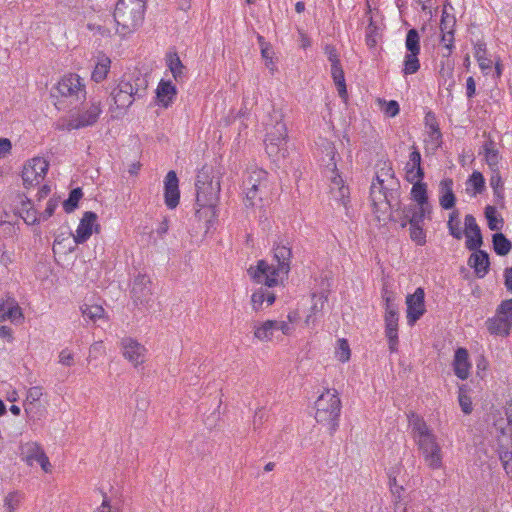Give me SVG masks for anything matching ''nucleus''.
<instances>
[{"instance_id": "36", "label": "nucleus", "mask_w": 512, "mask_h": 512, "mask_svg": "<svg viewBox=\"0 0 512 512\" xmlns=\"http://www.w3.org/2000/svg\"><path fill=\"white\" fill-rule=\"evenodd\" d=\"M331 75L337 87L340 97H346L347 89L345 84L344 71L341 67L340 62L338 64L331 65Z\"/></svg>"}, {"instance_id": "23", "label": "nucleus", "mask_w": 512, "mask_h": 512, "mask_svg": "<svg viewBox=\"0 0 512 512\" xmlns=\"http://www.w3.org/2000/svg\"><path fill=\"white\" fill-rule=\"evenodd\" d=\"M439 203L445 210L452 209L455 205L456 197L453 193V180L446 178L440 182Z\"/></svg>"}, {"instance_id": "30", "label": "nucleus", "mask_w": 512, "mask_h": 512, "mask_svg": "<svg viewBox=\"0 0 512 512\" xmlns=\"http://www.w3.org/2000/svg\"><path fill=\"white\" fill-rule=\"evenodd\" d=\"M430 114L427 115V125L429 127L428 138L425 140L429 149L435 151L442 145V133L436 122L429 123Z\"/></svg>"}, {"instance_id": "7", "label": "nucleus", "mask_w": 512, "mask_h": 512, "mask_svg": "<svg viewBox=\"0 0 512 512\" xmlns=\"http://www.w3.org/2000/svg\"><path fill=\"white\" fill-rule=\"evenodd\" d=\"M55 89L61 97L69 99L71 104L86 98L85 85L80 76L74 73L63 76Z\"/></svg>"}, {"instance_id": "22", "label": "nucleus", "mask_w": 512, "mask_h": 512, "mask_svg": "<svg viewBox=\"0 0 512 512\" xmlns=\"http://www.w3.org/2000/svg\"><path fill=\"white\" fill-rule=\"evenodd\" d=\"M453 367L454 373L458 378L465 380L469 377L471 364L468 351L465 348H458L455 351Z\"/></svg>"}, {"instance_id": "54", "label": "nucleus", "mask_w": 512, "mask_h": 512, "mask_svg": "<svg viewBox=\"0 0 512 512\" xmlns=\"http://www.w3.org/2000/svg\"><path fill=\"white\" fill-rule=\"evenodd\" d=\"M498 317H502L504 320H507L510 324H512V299H508L502 301V303L497 308Z\"/></svg>"}, {"instance_id": "20", "label": "nucleus", "mask_w": 512, "mask_h": 512, "mask_svg": "<svg viewBox=\"0 0 512 512\" xmlns=\"http://www.w3.org/2000/svg\"><path fill=\"white\" fill-rule=\"evenodd\" d=\"M23 314L21 308L14 298L0 299V322L10 320L12 322L21 321Z\"/></svg>"}, {"instance_id": "27", "label": "nucleus", "mask_w": 512, "mask_h": 512, "mask_svg": "<svg viewBox=\"0 0 512 512\" xmlns=\"http://www.w3.org/2000/svg\"><path fill=\"white\" fill-rule=\"evenodd\" d=\"M42 452L43 449L37 442H26L20 446V456L29 466L38 461Z\"/></svg>"}, {"instance_id": "4", "label": "nucleus", "mask_w": 512, "mask_h": 512, "mask_svg": "<svg viewBox=\"0 0 512 512\" xmlns=\"http://www.w3.org/2000/svg\"><path fill=\"white\" fill-rule=\"evenodd\" d=\"M315 409L316 421L333 434L338 428L341 411V401L336 391L327 390L322 393L315 402Z\"/></svg>"}, {"instance_id": "26", "label": "nucleus", "mask_w": 512, "mask_h": 512, "mask_svg": "<svg viewBox=\"0 0 512 512\" xmlns=\"http://www.w3.org/2000/svg\"><path fill=\"white\" fill-rule=\"evenodd\" d=\"M113 19L116 24V32L125 36L127 34V21L126 15V2L125 0H118L113 13Z\"/></svg>"}, {"instance_id": "13", "label": "nucleus", "mask_w": 512, "mask_h": 512, "mask_svg": "<svg viewBox=\"0 0 512 512\" xmlns=\"http://www.w3.org/2000/svg\"><path fill=\"white\" fill-rule=\"evenodd\" d=\"M378 167L376 179L372 183L383 185L386 190L390 191V198L393 199L392 194L399 190L400 184L394 175L392 165L390 162L384 161L378 164Z\"/></svg>"}, {"instance_id": "3", "label": "nucleus", "mask_w": 512, "mask_h": 512, "mask_svg": "<svg viewBox=\"0 0 512 512\" xmlns=\"http://www.w3.org/2000/svg\"><path fill=\"white\" fill-rule=\"evenodd\" d=\"M282 114L279 111H273L270 115V122L266 124L265 149L267 154L278 160L286 155L287 128L282 121Z\"/></svg>"}, {"instance_id": "18", "label": "nucleus", "mask_w": 512, "mask_h": 512, "mask_svg": "<svg viewBox=\"0 0 512 512\" xmlns=\"http://www.w3.org/2000/svg\"><path fill=\"white\" fill-rule=\"evenodd\" d=\"M96 220L97 215L94 212L87 211L84 213L76 230V234L74 235V242L76 244L84 243L89 239L92 235Z\"/></svg>"}, {"instance_id": "10", "label": "nucleus", "mask_w": 512, "mask_h": 512, "mask_svg": "<svg viewBox=\"0 0 512 512\" xmlns=\"http://www.w3.org/2000/svg\"><path fill=\"white\" fill-rule=\"evenodd\" d=\"M49 163L40 157L33 158L29 161L23 168L22 171V180L23 184L26 188H31L36 185H39L47 171H48Z\"/></svg>"}, {"instance_id": "49", "label": "nucleus", "mask_w": 512, "mask_h": 512, "mask_svg": "<svg viewBox=\"0 0 512 512\" xmlns=\"http://www.w3.org/2000/svg\"><path fill=\"white\" fill-rule=\"evenodd\" d=\"M136 7L133 9V27L138 28L144 21V14L146 10V4L144 0H135Z\"/></svg>"}, {"instance_id": "2", "label": "nucleus", "mask_w": 512, "mask_h": 512, "mask_svg": "<svg viewBox=\"0 0 512 512\" xmlns=\"http://www.w3.org/2000/svg\"><path fill=\"white\" fill-rule=\"evenodd\" d=\"M412 438L427 467L438 470L443 467V451L437 435L426 421L419 415L408 416Z\"/></svg>"}, {"instance_id": "11", "label": "nucleus", "mask_w": 512, "mask_h": 512, "mask_svg": "<svg viewBox=\"0 0 512 512\" xmlns=\"http://www.w3.org/2000/svg\"><path fill=\"white\" fill-rule=\"evenodd\" d=\"M130 298L139 309L146 308L152 296V283L146 274H138L133 282Z\"/></svg>"}, {"instance_id": "28", "label": "nucleus", "mask_w": 512, "mask_h": 512, "mask_svg": "<svg viewBox=\"0 0 512 512\" xmlns=\"http://www.w3.org/2000/svg\"><path fill=\"white\" fill-rule=\"evenodd\" d=\"M487 330L493 334L498 336H507L512 327L507 320H504L502 317H498L497 315L493 318H490L486 321Z\"/></svg>"}, {"instance_id": "57", "label": "nucleus", "mask_w": 512, "mask_h": 512, "mask_svg": "<svg viewBox=\"0 0 512 512\" xmlns=\"http://www.w3.org/2000/svg\"><path fill=\"white\" fill-rule=\"evenodd\" d=\"M453 41V31H447L446 33L442 34L441 42L443 43V47L447 50V52L443 54L444 56H449L451 54Z\"/></svg>"}, {"instance_id": "47", "label": "nucleus", "mask_w": 512, "mask_h": 512, "mask_svg": "<svg viewBox=\"0 0 512 512\" xmlns=\"http://www.w3.org/2000/svg\"><path fill=\"white\" fill-rule=\"evenodd\" d=\"M448 228H449L450 234L454 238H456V239L462 238V231L460 229V221H459V212L457 210L450 213L449 220H448Z\"/></svg>"}, {"instance_id": "51", "label": "nucleus", "mask_w": 512, "mask_h": 512, "mask_svg": "<svg viewBox=\"0 0 512 512\" xmlns=\"http://www.w3.org/2000/svg\"><path fill=\"white\" fill-rule=\"evenodd\" d=\"M379 37H380V35H379L378 27L371 20L369 25L366 28V44L370 48H374L378 43Z\"/></svg>"}, {"instance_id": "19", "label": "nucleus", "mask_w": 512, "mask_h": 512, "mask_svg": "<svg viewBox=\"0 0 512 512\" xmlns=\"http://www.w3.org/2000/svg\"><path fill=\"white\" fill-rule=\"evenodd\" d=\"M385 334L388 338L389 349L394 352L398 345V312L397 310H388L385 313Z\"/></svg>"}, {"instance_id": "50", "label": "nucleus", "mask_w": 512, "mask_h": 512, "mask_svg": "<svg viewBox=\"0 0 512 512\" xmlns=\"http://www.w3.org/2000/svg\"><path fill=\"white\" fill-rule=\"evenodd\" d=\"M30 205V200L27 199L26 201L22 202V210L25 211V215L22 216L24 221L27 224H35L36 222L41 221V216L37 215L36 210L33 207H28Z\"/></svg>"}, {"instance_id": "1", "label": "nucleus", "mask_w": 512, "mask_h": 512, "mask_svg": "<svg viewBox=\"0 0 512 512\" xmlns=\"http://www.w3.org/2000/svg\"><path fill=\"white\" fill-rule=\"evenodd\" d=\"M274 256L271 264L264 260L258 261L255 268L250 267L248 273L257 284L264 285L256 290L251 297L253 309L259 311L266 306H270L275 301V294L269 291V288L277 286L283 281V278L290 271L291 248L284 244H277L274 249Z\"/></svg>"}, {"instance_id": "21", "label": "nucleus", "mask_w": 512, "mask_h": 512, "mask_svg": "<svg viewBox=\"0 0 512 512\" xmlns=\"http://www.w3.org/2000/svg\"><path fill=\"white\" fill-rule=\"evenodd\" d=\"M472 251L473 253L468 259V265L474 269L477 277L483 278L489 271V255L486 251L480 250L479 248Z\"/></svg>"}, {"instance_id": "37", "label": "nucleus", "mask_w": 512, "mask_h": 512, "mask_svg": "<svg viewBox=\"0 0 512 512\" xmlns=\"http://www.w3.org/2000/svg\"><path fill=\"white\" fill-rule=\"evenodd\" d=\"M486 163L488 166L495 171L498 168L500 156L499 151L495 148V143L492 140L487 141L483 145Z\"/></svg>"}, {"instance_id": "55", "label": "nucleus", "mask_w": 512, "mask_h": 512, "mask_svg": "<svg viewBox=\"0 0 512 512\" xmlns=\"http://www.w3.org/2000/svg\"><path fill=\"white\" fill-rule=\"evenodd\" d=\"M468 182L472 185L475 193H481L485 187L484 177L478 171H474L472 173Z\"/></svg>"}, {"instance_id": "6", "label": "nucleus", "mask_w": 512, "mask_h": 512, "mask_svg": "<svg viewBox=\"0 0 512 512\" xmlns=\"http://www.w3.org/2000/svg\"><path fill=\"white\" fill-rule=\"evenodd\" d=\"M267 172L260 168H251L246 172L243 180L246 206H254L256 199H261L264 189L267 187Z\"/></svg>"}, {"instance_id": "34", "label": "nucleus", "mask_w": 512, "mask_h": 512, "mask_svg": "<svg viewBox=\"0 0 512 512\" xmlns=\"http://www.w3.org/2000/svg\"><path fill=\"white\" fill-rule=\"evenodd\" d=\"M331 194L334 199L339 200L342 204L346 205V198L349 194V189L343 184V180L339 175H335L331 180Z\"/></svg>"}, {"instance_id": "12", "label": "nucleus", "mask_w": 512, "mask_h": 512, "mask_svg": "<svg viewBox=\"0 0 512 512\" xmlns=\"http://www.w3.org/2000/svg\"><path fill=\"white\" fill-rule=\"evenodd\" d=\"M425 292L424 289L418 287L413 294L406 297L407 305V322L414 325L425 313Z\"/></svg>"}, {"instance_id": "63", "label": "nucleus", "mask_w": 512, "mask_h": 512, "mask_svg": "<svg viewBox=\"0 0 512 512\" xmlns=\"http://www.w3.org/2000/svg\"><path fill=\"white\" fill-rule=\"evenodd\" d=\"M399 110V104L397 101L394 100L387 102L384 107L385 114L390 117H395L399 113Z\"/></svg>"}, {"instance_id": "14", "label": "nucleus", "mask_w": 512, "mask_h": 512, "mask_svg": "<svg viewBox=\"0 0 512 512\" xmlns=\"http://www.w3.org/2000/svg\"><path fill=\"white\" fill-rule=\"evenodd\" d=\"M507 427L503 430V434H509L510 444L499 446V458L507 475L512 478V408L507 411Z\"/></svg>"}, {"instance_id": "9", "label": "nucleus", "mask_w": 512, "mask_h": 512, "mask_svg": "<svg viewBox=\"0 0 512 512\" xmlns=\"http://www.w3.org/2000/svg\"><path fill=\"white\" fill-rule=\"evenodd\" d=\"M399 190L395 191L390 198V191L386 190L383 185L372 183L370 188V198L374 208V213L377 214V218L380 220L379 213L385 214L389 210L394 209L395 206H399Z\"/></svg>"}, {"instance_id": "17", "label": "nucleus", "mask_w": 512, "mask_h": 512, "mask_svg": "<svg viewBox=\"0 0 512 512\" xmlns=\"http://www.w3.org/2000/svg\"><path fill=\"white\" fill-rule=\"evenodd\" d=\"M406 179L408 182L422 180L424 178V169L421 166V154L416 146H412L409 160L405 166Z\"/></svg>"}, {"instance_id": "39", "label": "nucleus", "mask_w": 512, "mask_h": 512, "mask_svg": "<svg viewBox=\"0 0 512 512\" xmlns=\"http://www.w3.org/2000/svg\"><path fill=\"white\" fill-rule=\"evenodd\" d=\"M313 300H314V303L311 307V312L309 315H307L306 320H305L307 325L315 324V322L318 318V315H321V312L323 310V307H324V304H325L327 298L323 295H320V296L313 295Z\"/></svg>"}, {"instance_id": "31", "label": "nucleus", "mask_w": 512, "mask_h": 512, "mask_svg": "<svg viewBox=\"0 0 512 512\" xmlns=\"http://www.w3.org/2000/svg\"><path fill=\"white\" fill-rule=\"evenodd\" d=\"M411 189V198L419 206H430L427 195V185L422 180H415Z\"/></svg>"}, {"instance_id": "8", "label": "nucleus", "mask_w": 512, "mask_h": 512, "mask_svg": "<svg viewBox=\"0 0 512 512\" xmlns=\"http://www.w3.org/2000/svg\"><path fill=\"white\" fill-rule=\"evenodd\" d=\"M101 112L100 103L92 102L86 110L73 114L68 120L59 123L57 129L71 131L91 126L97 122Z\"/></svg>"}, {"instance_id": "16", "label": "nucleus", "mask_w": 512, "mask_h": 512, "mask_svg": "<svg viewBox=\"0 0 512 512\" xmlns=\"http://www.w3.org/2000/svg\"><path fill=\"white\" fill-rule=\"evenodd\" d=\"M178 183L175 171H169L164 180V196L165 203L170 209L175 208L179 204L180 191Z\"/></svg>"}, {"instance_id": "53", "label": "nucleus", "mask_w": 512, "mask_h": 512, "mask_svg": "<svg viewBox=\"0 0 512 512\" xmlns=\"http://www.w3.org/2000/svg\"><path fill=\"white\" fill-rule=\"evenodd\" d=\"M410 238L417 245L423 246L426 243V233L423 225L410 226Z\"/></svg>"}, {"instance_id": "59", "label": "nucleus", "mask_w": 512, "mask_h": 512, "mask_svg": "<svg viewBox=\"0 0 512 512\" xmlns=\"http://www.w3.org/2000/svg\"><path fill=\"white\" fill-rule=\"evenodd\" d=\"M42 395H43V393H42L41 387H38V386L31 387L27 392L28 405H32L33 403L37 402L41 398Z\"/></svg>"}, {"instance_id": "29", "label": "nucleus", "mask_w": 512, "mask_h": 512, "mask_svg": "<svg viewBox=\"0 0 512 512\" xmlns=\"http://www.w3.org/2000/svg\"><path fill=\"white\" fill-rule=\"evenodd\" d=\"M147 350L146 348L139 344L138 342L132 341L130 339V363L134 365L136 369H139L141 366V370H143V364L146 361Z\"/></svg>"}, {"instance_id": "60", "label": "nucleus", "mask_w": 512, "mask_h": 512, "mask_svg": "<svg viewBox=\"0 0 512 512\" xmlns=\"http://www.w3.org/2000/svg\"><path fill=\"white\" fill-rule=\"evenodd\" d=\"M288 318H289V322L274 320L275 330L281 331L282 334H284V335H289L292 332L293 328L290 324V322L292 321L291 316L289 315Z\"/></svg>"}, {"instance_id": "24", "label": "nucleus", "mask_w": 512, "mask_h": 512, "mask_svg": "<svg viewBox=\"0 0 512 512\" xmlns=\"http://www.w3.org/2000/svg\"><path fill=\"white\" fill-rule=\"evenodd\" d=\"M158 103L168 107L176 96V87L171 81L161 80L156 89Z\"/></svg>"}, {"instance_id": "56", "label": "nucleus", "mask_w": 512, "mask_h": 512, "mask_svg": "<svg viewBox=\"0 0 512 512\" xmlns=\"http://www.w3.org/2000/svg\"><path fill=\"white\" fill-rule=\"evenodd\" d=\"M339 345L336 350V357L341 362H346L350 358V348L349 344L345 339H340L338 341Z\"/></svg>"}, {"instance_id": "52", "label": "nucleus", "mask_w": 512, "mask_h": 512, "mask_svg": "<svg viewBox=\"0 0 512 512\" xmlns=\"http://www.w3.org/2000/svg\"><path fill=\"white\" fill-rule=\"evenodd\" d=\"M127 85H128L127 83H124V84L121 83L118 86V88L114 89L111 93L115 104L120 108H123L126 106L128 96H127V92L124 90V88Z\"/></svg>"}, {"instance_id": "42", "label": "nucleus", "mask_w": 512, "mask_h": 512, "mask_svg": "<svg viewBox=\"0 0 512 512\" xmlns=\"http://www.w3.org/2000/svg\"><path fill=\"white\" fill-rule=\"evenodd\" d=\"M22 500H23L22 493H20L18 491L10 492L4 498V508L8 512H15L19 508Z\"/></svg>"}, {"instance_id": "62", "label": "nucleus", "mask_w": 512, "mask_h": 512, "mask_svg": "<svg viewBox=\"0 0 512 512\" xmlns=\"http://www.w3.org/2000/svg\"><path fill=\"white\" fill-rule=\"evenodd\" d=\"M13 262V253L5 250V245L0 243V264L8 266Z\"/></svg>"}, {"instance_id": "43", "label": "nucleus", "mask_w": 512, "mask_h": 512, "mask_svg": "<svg viewBox=\"0 0 512 512\" xmlns=\"http://www.w3.org/2000/svg\"><path fill=\"white\" fill-rule=\"evenodd\" d=\"M419 53H410L408 52L404 59V74L410 75L416 73L420 68V63L418 59Z\"/></svg>"}, {"instance_id": "15", "label": "nucleus", "mask_w": 512, "mask_h": 512, "mask_svg": "<svg viewBox=\"0 0 512 512\" xmlns=\"http://www.w3.org/2000/svg\"><path fill=\"white\" fill-rule=\"evenodd\" d=\"M465 236V244L468 250H477L483 244L480 227L475 217L471 214L465 216Z\"/></svg>"}, {"instance_id": "33", "label": "nucleus", "mask_w": 512, "mask_h": 512, "mask_svg": "<svg viewBox=\"0 0 512 512\" xmlns=\"http://www.w3.org/2000/svg\"><path fill=\"white\" fill-rule=\"evenodd\" d=\"M275 332L274 320H267L260 325L254 326V336L260 341L272 340Z\"/></svg>"}, {"instance_id": "41", "label": "nucleus", "mask_w": 512, "mask_h": 512, "mask_svg": "<svg viewBox=\"0 0 512 512\" xmlns=\"http://www.w3.org/2000/svg\"><path fill=\"white\" fill-rule=\"evenodd\" d=\"M405 47L407 52L420 53V36L416 29L408 30L406 34Z\"/></svg>"}, {"instance_id": "38", "label": "nucleus", "mask_w": 512, "mask_h": 512, "mask_svg": "<svg viewBox=\"0 0 512 512\" xmlns=\"http://www.w3.org/2000/svg\"><path fill=\"white\" fill-rule=\"evenodd\" d=\"M81 312L84 318H88L93 322L105 319L106 317L104 308L97 304H83L81 306Z\"/></svg>"}, {"instance_id": "25", "label": "nucleus", "mask_w": 512, "mask_h": 512, "mask_svg": "<svg viewBox=\"0 0 512 512\" xmlns=\"http://www.w3.org/2000/svg\"><path fill=\"white\" fill-rule=\"evenodd\" d=\"M111 60L103 53H98L95 57V66L91 74V79L96 83L103 81L110 70Z\"/></svg>"}, {"instance_id": "58", "label": "nucleus", "mask_w": 512, "mask_h": 512, "mask_svg": "<svg viewBox=\"0 0 512 512\" xmlns=\"http://www.w3.org/2000/svg\"><path fill=\"white\" fill-rule=\"evenodd\" d=\"M416 207V204H410L402 207L401 203L399 202V206H395L393 210L395 214H401L403 217L409 218V216L413 215L415 212Z\"/></svg>"}, {"instance_id": "5", "label": "nucleus", "mask_w": 512, "mask_h": 512, "mask_svg": "<svg viewBox=\"0 0 512 512\" xmlns=\"http://www.w3.org/2000/svg\"><path fill=\"white\" fill-rule=\"evenodd\" d=\"M196 202L205 208L212 216H215V207L220 194V180L218 177H210L206 172H200L196 180Z\"/></svg>"}, {"instance_id": "61", "label": "nucleus", "mask_w": 512, "mask_h": 512, "mask_svg": "<svg viewBox=\"0 0 512 512\" xmlns=\"http://www.w3.org/2000/svg\"><path fill=\"white\" fill-rule=\"evenodd\" d=\"M59 363L64 366H72L74 363V355L68 349H63L59 353Z\"/></svg>"}, {"instance_id": "35", "label": "nucleus", "mask_w": 512, "mask_h": 512, "mask_svg": "<svg viewBox=\"0 0 512 512\" xmlns=\"http://www.w3.org/2000/svg\"><path fill=\"white\" fill-rule=\"evenodd\" d=\"M492 244L495 253L499 256L507 255L512 248V243L502 233H495L492 236Z\"/></svg>"}, {"instance_id": "46", "label": "nucleus", "mask_w": 512, "mask_h": 512, "mask_svg": "<svg viewBox=\"0 0 512 512\" xmlns=\"http://www.w3.org/2000/svg\"><path fill=\"white\" fill-rule=\"evenodd\" d=\"M474 56L477 59L479 66L482 70L488 69L491 66V61L486 57V47L484 43H477L474 47Z\"/></svg>"}, {"instance_id": "44", "label": "nucleus", "mask_w": 512, "mask_h": 512, "mask_svg": "<svg viewBox=\"0 0 512 512\" xmlns=\"http://www.w3.org/2000/svg\"><path fill=\"white\" fill-rule=\"evenodd\" d=\"M431 213V206H419L417 205L413 215L409 216L407 221H410V226L423 225L426 215Z\"/></svg>"}, {"instance_id": "45", "label": "nucleus", "mask_w": 512, "mask_h": 512, "mask_svg": "<svg viewBox=\"0 0 512 512\" xmlns=\"http://www.w3.org/2000/svg\"><path fill=\"white\" fill-rule=\"evenodd\" d=\"M83 193L80 188L73 189L67 200L63 202V208L67 213L73 212L78 206V202L81 199Z\"/></svg>"}, {"instance_id": "64", "label": "nucleus", "mask_w": 512, "mask_h": 512, "mask_svg": "<svg viewBox=\"0 0 512 512\" xmlns=\"http://www.w3.org/2000/svg\"><path fill=\"white\" fill-rule=\"evenodd\" d=\"M58 203L57 201L50 199L47 203L46 209L43 213L40 214L41 219L43 221L47 220L49 217H51L57 207Z\"/></svg>"}, {"instance_id": "40", "label": "nucleus", "mask_w": 512, "mask_h": 512, "mask_svg": "<svg viewBox=\"0 0 512 512\" xmlns=\"http://www.w3.org/2000/svg\"><path fill=\"white\" fill-rule=\"evenodd\" d=\"M485 217L488 222V227L492 231H499L503 227V219L498 218L497 210L494 206L488 205L485 208Z\"/></svg>"}, {"instance_id": "48", "label": "nucleus", "mask_w": 512, "mask_h": 512, "mask_svg": "<svg viewBox=\"0 0 512 512\" xmlns=\"http://www.w3.org/2000/svg\"><path fill=\"white\" fill-rule=\"evenodd\" d=\"M458 401H459V405H460L463 413L470 414L472 412V410H473L472 400L467 395V390H466L465 385H461L459 387Z\"/></svg>"}, {"instance_id": "32", "label": "nucleus", "mask_w": 512, "mask_h": 512, "mask_svg": "<svg viewBox=\"0 0 512 512\" xmlns=\"http://www.w3.org/2000/svg\"><path fill=\"white\" fill-rule=\"evenodd\" d=\"M167 66L176 81H180L184 77L185 66L182 64L176 52H170L166 56Z\"/></svg>"}]
</instances>
